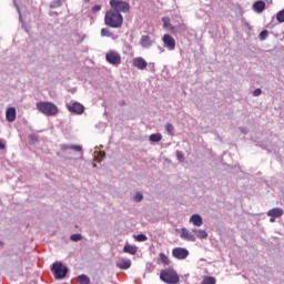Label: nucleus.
<instances>
[{
  "mask_svg": "<svg viewBox=\"0 0 284 284\" xmlns=\"http://www.w3.org/2000/svg\"><path fill=\"white\" fill-rule=\"evenodd\" d=\"M104 23L109 28H121L123 26V16L110 9L104 16Z\"/></svg>",
  "mask_w": 284,
  "mask_h": 284,
  "instance_id": "1",
  "label": "nucleus"
},
{
  "mask_svg": "<svg viewBox=\"0 0 284 284\" xmlns=\"http://www.w3.org/2000/svg\"><path fill=\"white\" fill-rule=\"evenodd\" d=\"M37 110L41 112V114H44L45 116H54L59 114V106H57L54 103L49 101L38 102Z\"/></svg>",
  "mask_w": 284,
  "mask_h": 284,
  "instance_id": "2",
  "label": "nucleus"
},
{
  "mask_svg": "<svg viewBox=\"0 0 284 284\" xmlns=\"http://www.w3.org/2000/svg\"><path fill=\"white\" fill-rule=\"evenodd\" d=\"M160 278L163 281V283L168 284H176L181 278L179 277V274L176 271L172 268H165L160 273Z\"/></svg>",
  "mask_w": 284,
  "mask_h": 284,
  "instance_id": "3",
  "label": "nucleus"
},
{
  "mask_svg": "<svg viewBox=\"0 0 284 284\" xmlns=\"http://www.w3.org/2000/svg\"><path fill=\"white\" fill-rule=\"evenodd\" d=\"M111 10L113 12H118V14H121V12H130V3L123 1V0H110Z\"/></svg>",
  "mask_w": 284,
  "mask_h": 284,
  "instance_id": "4",
  "label": "nucleus"
},
{
  "mask_svg": "<svg viewBox=\"0 0 284 284\" xmlns=\"http://www.w3.org/2000/svg\"><path fill=\"white\" fill-rule=\"evenodd\" d=\"M51 272H53L54 278H57L58 281H61L65 278V276H68V268L63 266V263L61 262L53 263Z\"/></svg>",
  "mask_w": 284,
  "mask_h": 284,
  "instance_id": "5",
  "label": "nucleus"
},
{
  "mask_svg": "<svg viewBox=\"0 0 284 284\" xmlns=\"http://www.w3.org/2000/svg\"><path fill=\"white\" fill-rule=\"evenodd\" d=\"M105 59L111 65H121V53L114 50L108 51L105 54Z\"/></svg>",
  "mask_w": 284,
  "mask_h": 284,
  "instance_id": "6",
  "label": "nucleus"
},
{
  "mask_svg": "<svg viewBox=\"0 0 284 284\" xmlns=\"http://www.w3.org/2000/svg\"><path fill=\"white\" fill-rule=\"evenodd\" d=\"M172 255L174 256V258H178V261H185V258L190 256V251L183 247H175L172 250Z\"/></svg>",
  "mask_w": 284,
  "mask_h": 284,
  "instance_id": "7",
  "label": "nucleus"
},
{
  "mask_svg": "<svg viewBox=\"0 0 284 284\" xmlns=\"http://www.w3.org/2000/svg\"><path fill=\"white\" fill-rule=\"evenodd\" d=\"M283 209L282 207H274L267 211L266 215L270 216V223H275L276 219H281L283 216Z\"/></svg>",
  "mask_w": 284,
  "mask_h": 284,
  "instance_id": "8",
  "label": "nucleus"
},
{
  "mask_svg": "<svg viewBox=\"0 0 284 284\" xmlns=\"http://www.w3.org/2000/svg\"><path fill=\"white\" fill-rule=\"evenodd\" d=\"M164 48H168L170 51L176 49V40L171 34H164L162 38Z\"/></svg>",
  "mask_w": 284,
  "mask_h": 284,
  "instance_id": "9",
  "label": "nucleus"
},
{
  "mask_svg": "<svg viewBox=\"0 0 284 284\" xmlns=\"http://www.w3.org/2000/svg\"><path fill=\"white\" fill-rule=\"evenodd\" d=\"M68 110L73 114H83V112H85V106L79 102H73L72 104L68 105Z\"/></svg>",
  "mask_w": 284,
  "mask_h": 284,
  "instance_id": "10",
  "label": "nucleus"
},
{
  "mask_svg": "<svg viewBox=\"0 0 284 284\" xmlns=\"http://www.w3.org/2000/svg\"><path fill=\"white\" fill-rule=\"evenodd\" d=\"M180 237L183 241H191V243H194L196 241V235H194L192 232H189V230L185 227L181 229Z\"/></svg>",
  "mask_w": 284,
  "mask_h": 284,
  "instance_id": "11",
  "label": "nucleus"
},
{
  "mask_svg": "<svg viewBox=\"0 0 284 284\" xmlns=\"http://www.w3.org/2000/svg\"><path fill=\"white\" fill-rule=\"evenodd\" d=\"M133 65L138 70H145L148 68V61L141 57H138L133 59Z\"/></svg>",
  "mask_w": 284,
  "mask_h": 284,
  "instance_id": "12",
  "label": "nucleus"
},
{
  "mask_svg": "<svg viewBox=\"0 0 284 284\" xmlns=\"http://www.w3.org/2000/svg\"><path fill=\"white\" fill-rule=\"evenodd\" d=\"M6 119L7 121H9V123H14V121L17 120V109L12 106L7 109Z\"/></svg>",
  "mask_w": 284,
  "mask_h": 284,
  "instance_id": "13",
  "label": "nucleus"
},
{
  "mask_svg": "<svg viewBox=\"0 0 284 284\" xmlns=\"http://www.w3.org/2000/svg\"><path fill=\"white\" fill-rule=\"evenodd\" d=\"M116 267L120 270H130L132 267V261L130 258H122L116 263Z\"/></svg>",
  "mask_w": 284,
  "mask_h": 284,
  "instance_id": "14",
  "label": "nucleus"
},
{
  "mask_svg": "<svg viewBox=\"0 0 284 284\" xmlns=\"http://www.w3.org/2000/svg\"><path fill=\"white\" fill-rule=\"evenodd\" d=\"M190 223H193L195 227H201V225H203V217L200 214H193L190 217Z\"/></svg>",
  "mask_w": 284,
  "mask_h": 284,
  "instance_id": "15",
  "label": "nucleus"
},
{
  "mask_svg": "<svg viewBox=\"0 0 284 284\" xmlns=\"http://www.w3.org/2000/svg\"><path fill=\"white\" fill-rule=\"evenodd\" d=\"M253 10L257 12V14H261L265 10V2L264 1H256L253 3Z\"/></svg>",
  "mask_w": 284,
  "mask_h": 284,
  "instance_id": "16",
  "label": "nucleus"
},
{
  "mask_svg": "<svg viewBox=\"0 0 284 284\" xmlns=\"http://www.w3.org/2000/svg\"><path fill=\"white\" fill-rule=\"evenodd\" d=\"M192 233L195 234V241L196 239H207V232L205 230L192 229Z\"/></svg>",
  "mask_w": 284,
  "mask_h": 284,
  "instance_id": "17",
  "label": "nucleus"
},
{
  "mask_svg": "<svg viewBox=\"0 0 284 284\" xmlns=\"http://www.w3.org/2000/svg\"><path fill=\"white\" fill-rule=\"evenodd\" d=\"M141 45L142 48H150L152 45V40L149 38V36L141 37Z\"/></svg>",
  "mask_w": 284,
  "mask_h": 284,
  "instance_id": "18",
  "label": "nucleus"
},
{
  "mask_svg": "<svg viewBox=\"0 0 284 284\" xmlns=\"http://www.w3.org/2000/svg\"><path fill=\"white\" fill-rule=\"evenodd\" d=\"M136 250H138L136 246H133V245H130V244H125L124 247H123V252L125 254L134 255V254H136Z\"/></svg>",
  "mask_w": 284,
  "mask_h": 284,
  "instance_id": "19",
  "label": "nucleus"
},
{
  "mask_svg": "<svg viewBox=\"0 0 284 284\" xmlns=\"http://www.w3.org/2000/svg\"><path fill=\"white\" fill-rule=\"evenodd\" d=\"M163 135L161 133H153L149 136V141H151V143H159V141H162Z\"/></svg>",
  "mask_w": 284,
  "mask_h": 284,
  "instance_id": "20",
  "label": "nucleus"
},
{
  "mask_svg": "<svg viewBox=\"0 0 284 284\" xmlns=\"http://www.w3.org/2000/svg\"><path fill=\"white\" fill-rule=\"evenodd\" d=\"M78 282L80 284H90L91 283L90 277L85 274L79 275L78 276Z\"/></svg>",
  "mask_w": 284,
  "mask_h": 284,
  "instance_id": "21",
  "label": "nucleus"
},
{
  "mask_svg": "<svg viewBox=\"0 0 284 284\" xmlns=\"http://www.w3.org/2000/svg\"><path fill=\"white\" fill-rule=\"evenodd\" d=\"M159 258H160L161 263H163V265H170V257H168V255H165V253H160Z\"/></svg>",
  "mask_w": 284,
  "mask_h": 284,
  "instance_id": "22",
  "label": "nucleus"
},
{
  "mask_svg": "<svg viewBox=\"0 0 284 284\" xmlns=\"http://www.w3.org/2000/svg\"><path fill=\"white\" fill-rule=\"evenodd\" d=\"M63 6V0H53L50 2V8H61Z\"/></svg>",
  "mask_w": 284,
  "mask_h": 284,
  "instance_id": "23",
  "label": "nucleus"
},
{
  "mask_svg": "<svg viewBox=\"0 0 284 284\" xmlns=\"http://www.w3.org/2000/svg\"><path fill=\"white\" fill-rule=\"evenodd\" d=\"M70 240L77 243L78 241H83V235H81L80 233H75L70 236Z\"/></svg>",
  "mask_w": 284,
  "mask_h": 284,
  "instance_id": "24",
  "label": "nucleus"
},
{
  "mask_svg": "<svg viewBox=\"0 0 284 284\" xmlns=\"http://www.w3.org/2000/svg\"><path fill=\"white\" fill-rule=\"evenodd\" d=\"M202 284H216V278L212 276L204 277V280L202 281Z\"/></svg>",
  "mask_w": 284,
  "mask_h": 284,
  "instance_id": "25",
  "label": "nucleus"
},
{
  "mask_svg": "<svg viewBox=\"0 0 284 284\" xmlns=\"http://www.w3.org/2000/svg\"><path fill=\"white\" fill-rule=\"evenodd\" d=\"M135 241H138L139 243H144V241H148V236L145 234H143V233L138 234L135 236Z\"/></svg>",
  "mask_w": 284,
  "mask_h": 284,
  "instance_id": "26",
  "label": "nucleus"
},
{
  "mask_svg": "<svg viewBox=\"0 0 284 284\" xmlns=\"http://www.w3.org/2000/svg\"><path fill=\"white\" fill-rule=\"evenodd\" d=\"M276 20L278 21V23H284V9L277 12Z\"/></svg>",
  "mask_w": 284,
  "mask_h": 284,
  "instance_id": "27",
  "label": "nucleus"
},
{
  "mask_svg": "<svg viewBox=\"0 0 284 284\" xmlns=\"http://www.w3.org/2000/svg\"><path fill=\"white\" fill-rule=\"evenodd\" d=\"M133 201H135V203H141V201H143V194L136 192L133 196Z\"/></svg>",
  "mask_w": 284,
  "mask_h": 284,
  "instance_id": "28",
  "label": "nucleus"
},
{
  "mask_svg": "<svg viewBox=\"0 0 284 284\" xmlns=\"http://www.w3.org/2000/svg\"><path fill=\"white\" fill-rule=\"evenodd\" d=\"M101 37H112V32H110V29L103 28L101 29Z\"/></svg>",
  "mask_w": 284,
  "mask_h": 284,
  "instance_id": "29",
  "label": "nucleus"
},
{
  "mask_svg": "<svg viewBox=\"0 0 284 284\" xmlns=\"http://www.w3.org/2000/svg\"><path fill=\"white\" fill-rule=\"evenodd\" d=\"M270 32L267 30H263L260 33V41H265V39H267Z\"/></svg>",
  "mask_w": 284,
  "mask_h": 284,
  "instance_id": "30",
  "label": "nucleus"
},
{
  "mask_svg": "<svg viewBox=\"0 0 284 284\" xmlns=\"http://www.w3.org/2000/svg\"><path fill=\"white\" fill-rule=\"evenodd\" d=\"M176 159L180 163H183V161H185V155H183V152L176 151Z\"/></svg>",
  "mask_w": 284,
  "mask_h": 284,
  "instance_id": "31",
  "label": "nucleus"
},
{
  "mask_svg": "<svg viewBox=\"0 0 284 284\" xmlns=\"http://www.w3.org/2000/svg\"><path fill=\"white\" fill-rule=\"evenodd\" d=\"M70 150H74L75 152H81L83 150V146L79 144H71Z\"/></svg>",
  "mask_w": 284,
  "mask_h": 284,
  "instance_id": "32",
  "label": "nucleus"
},
{
  "mask_svg": "<svg viewBox=\"0 0 284 284\" xmlns=\"http://www.w3.org/2000/svg\"><path fill=\"white\" fill-rule=\"evenodd\" d=\"M165 130L169 134H172V132H174V125H172V123H166Z\"/></svg>",
  "mask_w": 284,
  "mask_h": 284,
  "instance_id": "33",
  "label": "nucleus"
},
{
  "mask_svg": "<svg viewBox=\"0 0 284 284\" xmlns=\"http://www.w3.org/2000/svg\"><path fill=\"white\" fill-rule=\"evenodd\" d=\"M29 141L30 143H37V141H39V138H37V134L30 133Z\"/></svg>",
  "mask_w": 284,
  "mask_h": 284,
  "instance_id": "34",
  "label": "nucleus"
},
{
  "mask_svg": "<svg viewBox=\"0 0 284 284\" xmlns=\"http://www.w3.org/2000/svg\"><path fill=\"white\" fill-rule=\"evenodd\" d=\"M261 94H263V91L261 89H255L253 91V97H261Z\"/></svg>",
  "mask_w": 284,
  "mask_h": 284,
  "instance_id": "35",
  "label": "nucleus"
},
{
  "mask_svg": "<svg viewBox=\"0 0 284 284\" xmlns=\"http://www.w3.org/2000/svg\"><path fill=\"white\" fill-rule=\"evenodd\" d=\"M92 12H101V4H95L92 7Z\"/></svg>",
  "mask_w": 284,
  "mask_h": 284,
  "instance_id": "36",
  "label": "nucleus"
},
{
  "mask_svg": "<svg viewBox=\"0 0 284 284\" xmlns=\"http://www.w3.org/2000/svg\"><path fill=\"white\" fill-rule=\"evenodd\" d=\"M239 130L240 132H242V134H247L248 132L247 128H243V126H240Z\"/></svg>",
  "mask_w": 284,
  "mask_h": 284,
  "instance_id": "37",
  "label": "nucleus"
},
{
  "mask_svg": "<svg viewBox=\"0 0 284 284\" xmlns=\"http://www.w3.org/2000/svg\"><path fill=\"white\" fill-rule=\"evenodd\" d=\"M60 148H61V150H70L69 144H61Z\"/></svg>",
  "mask_w": 284,
  "mask_h": 284,
  "instance_id": "38",
  "label": "nucleus"
},
{
  "mask_svg": "<svg viewBox=\"0 0 284 284\" xmlns=\"http://www.w3.org/2000/svg\"><path fill=\"white\" fill-rule=\"evenodd\" d=\"M0 150H6V143L0 139Z\"/></svg>",
  "mask_w": 284,
  "mask_h": 284,
  "instance_id": "39",
  "label": "nucleus"
},
{
  "mask_svg": "<svg viewBox=\"0 0 284 284\" xmlns=\"http://www.w3.org/2000/svg\"><path fill=\"white\" fill-rule=\"evenodd\" d=\"M13 3H14V6H16V8H17V10H18V12H19L20 19H21V11L19 10V6H17V0H13Z\"/></svg>",
  "mask_w": 284,
  "mask_h": 284,
  "instance_id": "40",
  "label": "nucleus"
},
{
  "mask_svg": "<svg viewBox=\"0 0 284 284\" xmlns=\"http://www.w3.org/2000/svg\"><path fill=\"white\" fill-rule=\"evenodd\" d=\"M99 156H101V159H105V152H100Z\"/></svg>",
  "mask_w": 284,
  "mask_h": 284,
  "instance_id": "41",
  "label": "nucleus"
},
{
  "mask_svg": "<svg viewBox=\"0 0 284 284\" xmlns=\"http://www.w3.org/2000/svg\"><path fill=\"white\" fill-rule=\"evenodd\" d=\"M97 162H98V163H101V160H99V158H97Z\"/></svg>",
  "mask_w": 284,
  "mask_h": 284,
  "instance_id": "42",
  "label": "nucleus"
},
{
  "mask_svg": "<svg viewBox=\"0 0 284 284\" xmlns=\"http://www.w3.org/2000/svg\"><path fill=\"white\" fill-rule=\"evenodd\" d=\"M85 1H90V0H85Z\"/></svg>",
  "mask_w": 284,
  "mask_h": 284,
  "instance_id": "43",
  "label": "nucleus"
}]
</instances>
